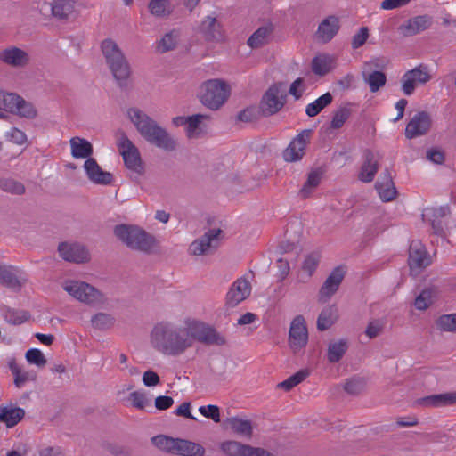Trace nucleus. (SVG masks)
<instances>
[{
    "mask_svg": "<svg viewBox=\"0 0 456 456\" xmlns=\"http://www.w3.org/2000/svg\"><path fill=\"white\" fill-rule=\"evenodd\" d=\"M338 318V309L335 305H329L322 309L318 316L317 329L326 330L331 327Z\"/></svg>",
    "mask_w": 456,
    "mask_h": 456,
    "instance_id": "f704fd0d",
    "label": "nucleus"
},
{
    "mask_svg": "<svg viewBox=\"0 0 456 456\" xmlns=\"http://www.w3.org/2000/svg\"><path fill=\"white\" fill-rule=\"evenodd\" d=\"M323 175V171L322 168H315L308 173L306 181L303 184L300 189L298 195L301 199L309 198L314 191L319 186L321 183L322 178Z\"/></svg>",
    "mask_w": 456,
    "mask_h": 456,
    "instance_id": "a878e982",
    "label": "nucleus"
},
{
    "mask_svg": "<svg viewBox=\"0 0 456 456\" xmlns=\"http://www.w3.org/2000/svg\"><path fill=\"white\" fill-rule=\"evenodd\" d=\"M115 318L107 313H98L92 316L91 323L94 329L107 330L113 326Z\"/></svg>",
    "mask_w": 456,
    "mask_h": 456,
    "instance_id": "de8ad7c7",
    "label": "nucleus"
},
{
    "mask_svg": "<svg viewBox=\"0 0 456 456\" xmlns=\"http://www.w3.org/2000/svg\"><path fill=\"white\" fill-rule=\"evenodd\" d=\"M248 448L249 444L234 440L224 441L220 444V450L226 456H248Z\"/></svg>",
    "mask_w": 456,
    "mask_h": 456,
    "instance_id": "72a5a7b5",
    "label": "nucleus"
},
{
    "mask_svg": "<svg viewBox=\"0 0 456 456\" xmlns=\"http://www.w3.org/2000/svg\"><path fill=\"white\" fill-rule=\"evenodd\" d=\"M449 207L442 206L437 208L433 209L432 216L434 219L432 220V228L434 230V233L444 238V226L445 222L443 220L449 214Z\"/></svg>",
    "mask_w": 456,
    "mask_h": 456,
    "instance_id": "e433bc0d",
    "label": "nucleus"
},
{
    "mask_svg": "<svg viewBox=\"0 0 456 456\" xmlns=\"http://www.w3.org/2000/svg\"><path fill=\"white\" fill-rule=\"evenodd\" d=\"M84 169L88 179L94 183L109 185L113 181L112 174L102 170L97 161L93 158H89L85 161Z\"/></svg>",
    "mask_w": 456,
    "mask_h": 456,
    "instance_id": "dca6fc26",
    "label": "nucleus"
},
{
    "mask_svg": "<svg viewBox=\"0 0 456 456\" xmlns=\"http://www.w3.org/2000/svg\"><path fill=\"white\" fill-rule=\"evenodd\" d=\"M37 379V373L33 370L21 371L14 376L13 383L16 387L21 388L28 381H35Z\"/></svg>",
    "mask_w": 456,
    "mask_h": 456,
    "instance_id": "bf43d9fd",
    "label": "nucleus"
},
{
    "mask_svg": "<svg viewBox=\"0 0 456 456\" xmlns=\"http://www.w3.org/2000/svg\"><path fill=\"white\" fill-rule=\"evenodd\" d=\"M178 34L175 31H171L164 35L158 44V50L161 53L173 50L177 44Z\"/></svg>",
    "mask_w": 456,
    "mask_h": 456,
    "instance_id": "8fccbe9b",
    "label": "nucleus"
},
{
    "mask_svg": "<svg viewBox=\"0 0 456 456\" xmlns=\"http://www.w3.org/2000/svg\"><path fill=\"white\" fill-rule=\"evenodd\" d=\"M63 289L74 298L87 305H94L103 301L102 294L94 287L84 281H67Z\"/></svg>",
    "mask_w": 456,
    "mask_h": 456,
    "instance_id": "0eeeda50",
    "label": "nucleus"
},
{
    "mask_svg": "<svg viewBox=\"0 0 456 456\" xmlns=\"http://www.w3.org/2000/svg\"><path fill=\"white\" fill-rule=\"evenodd\" d=\"M375 188L384 202L392 201L397 195L396 188L388 169L381 174L380 178L376 182Z\"/></svg>",
    "mask_w": 456,
    "mask_h": 456,
    "instance_id": "6ab92c4d",
    "label": "nucleus"
},
{
    "mask_svg": "<svg viewBox=\"0 0 456 456\" xmlns=\"http://www.w3.org/2000/svg\"><path fill=\"white\" fill-rule=\"evenodd\" d=\"M456 404V392L429 395V406L444 407Z\"/></svg>",
    "mask_w": 456,
    "mask_h": 456,
    "instance_id": "37998d69",
    "label": "nucleus"
},
{
    "mask_svg": "<svg viewBox=\"0 0 456 456\" xmlns=\"http://www.w3.org/2000/svg\"><path fill=\"white\" fill-rule=\"evenodd\" d=\"M273 32L271 26H262L256 29L248 39V45L251 48H259L268 42Z\"/></svg>",
    "mask_w": 456,
    "mask_h": 456,
    "instance_id": "4c0bfd02",
    "label": "nucleus"
},
{
    "mask_svg": "<svg viewBox=\"0 0 456 456\" xmlns=\"http://www.w3.org/2000/svg\"><path fill=\"white\" fill-rule=\"evenodd\" d=\"M25 416V411L20 407L3 406L0 408V421L7 428L16 426Z\"/></svg>",
    "mask_w": 456,
    "mask_h": 456,
    "instance_id": "c756f323",
    "label": "nucleus"
},
{
    "mask_svg": "<svg viewBox=\"0 0 456 456\" xmlns=\"http://www.w3.org/2000/svg\"><path fill=\"white\" fill-rule=\"evenodd\" d=\"M251 292V285L245 278L237 279L229 289L225 302L228 307L233 308L244 301Z\"/></svg>",
    "mask_w": 456,
    "mask_h": 456,
    "instance_id": "4468645a",
    "label": "nucleus"
},
{
    "mask_svg": "<svg viewBox=\"0 0 456 456\" xmlns=\"http://www.w3.org/2000/svg\"><path fill=\"white\" fill-rule=\"evenodd\" d=\"M339 28V19L337 16L330 15L319 24L315 37L318 42L326 44L334 38Z\"/></svg>",
    "mask_w": 456,
    "mask_h": 456,
    "instance_id": "f3484780",
    "label": "nucleus"
},
{
    "mask_svg": "<svg viewBox=\"0 0 456 456\" xmlns=\"http://www.w3.org/2000/svg\"><path fill=\"white\" fill-rule=\"evenodd\" d=\"M230 428L240 437L250 438L253 434L252 423L248 419L232 417L227 419Z\"/></svg>",
    "mask_w": 456,
    "mask_h": 456,
    "instance_id": "2f4dec72",
    "label": "nucleus"
},
{
    "mask_svg": "<svg viewBox=\"0 0 456 456\" xmlns=\"http://www.w3.org/2000/svg\"><path fill=\"white\" fill-rule=\"evenodd\" d=\"M0 61L13 68H22L29 63V54L17 47L9 46L0 52Z\"/></svg>",
    "mask_w": 456,
    "mask_h": 456,
    "instance_id": "2eb2a0df",
    "label": "nucleus"
},
{
    "mask_svg": "<svg viewBox=\"0 0 456 456\" xmlns=\"http://www.w3.org/2000/svg\"><path fill=\"white\" fill-rule=\"evenodd\" d=\"M364 160L358 175V179L363 183H370L373 181L377 174L379 165V157L376 158L374 152L366 150L363 154Z\"/></svg>",
    "mask_w": 456,
    "mask_h": 456,
    "instance_id": "aec40b11",
    "label": "nucleus"
},
{
    "mask_svg": "<svg viewBox=\"0 0 456 456\" xmlns=\"http://www.w3.org/2000/svg\"><path fill=\"white\" fill-rule=\"evenodd\" d=\"M114 235L127 248L144 254H151L156 246V239L138 225L118 224Z\"/></svg>",
    "mask_w": 456,
    "mask_h": 456,
    "instance_id": "20e7f679",
    "label": "nucleus"
},
{
    "mask_svg": "<svg viewBox=\"0 0 456 456\" xmlns=\"http://www.w3.org/2000/svg\"><path fill=\"white\" fill-rule=\"evenodd\" d=\"M428 133V112L416 113L408 122L405 127V137L414 139Z\"/></svg>",
    "mask_w": 456,
    "mask_h": 456,
    "instance_id": "a211bd4d",
    "label": "nucleus"
},
{
    "mask_svg": "<svg viewBox=\"0 0 456 456\" xmlns=\"http://www.w3.org/2000/svg\"><path fill=\"white\" fill-rule=\"evenodd\" d=\"M287 101V91L283 83L271 86L262 96L259 109L263 117H270L279 112Z\"/></svg>",
    "mask_w": 456,
    "mask_h": 456,
    "instance_id": "423d86ee",
    "label": "nucleus"
},
{
    "mask_svg": "<svg viewBox=\"0 0 456 456\" xmlns=\"http://www.w3.org/2000/svg\"><path fill=\"white\" fill-rule=\"evenodd\" d=\"M28 279L26 274L12 265H0V284L12 289L20 291L26 284Z\"/></svg>",
    "mask_w": 456,
    "mask_h": 456,
    "instance_id": "9b49d317",
    "label": "nucleus"
},
{
    "mask_svg": "<svg viewBox=\"0 0 456 456\" xmlns=\"http://www.w3.org/2000/svg\"><path fill=\"white\" fill-rule=\"evenodd\" d=\"M117 146L119 152L134 145L123 130L116 132Z\"/></svg>",
    "mask_w": 456,
    "mask_h": 456,
    "instance_id": "338daca9",
    "label": "nucleus"
},
{
    "mask_svg": "<svg viewBox=\"0 0 456 456\" xmlns=\"http://www.w3.org/2000/svg\"><path fill=\"white\" fill-rule=\"evenodd\" d=\"M369 37V29L367 27H362L355 35L353 36L351 46L353 49H358L362 46Z\"/></svg>",
    "mask_w": 456,
    "mask_h": 456,
    "instance_id": "052dcab7",
    "label": "nucleus"
},
{
    "mask_svg": "<svg viewBox=\"0 0 456 456\" xmlns=\"http://www.w3.org/2000/svg\"><path fill=\"white\" fill-rule=\"evenodd\" d=\"M348 349V342L346 339H339L331 341L328 346L327 360L330 363L339 362Z\"/></svg>",
    "mask_w": 456,
    "mask_h": 456,
    "instance_id": "473e14b6",
    "label": "nucleus"
},
{
    "mask_svg": "<svg viewBox=\"0 0 456 456\" xmlns=\"http://www.w3.org/2000/svg\"><path fill=\"white\" fill-rule=\"evenodd\" d=\"M2 315L4 320L12 325H20L30 318V314L28 311L10 307H3Z\"/></svg>",
    "mask_w": 456,
    "mask_h": 456,
    "instance_id": "c9c22d12",
    "label": "nucleus"
},
{
    "mask_svg": "<svg viewBox=\"0 0 456 456\" xmlns=\"http://www.w3.org/2000/svg\"><path fill=\"white\" fill-rule=\"evenodd\" d=\"M208 117L203 114H195L192 116L187 117V126H186V134L189 138H198L200 134L201 133V129L200 125L202 120L207 119Z\"/></svg>",
    "mask_w": 456,
    "mask_h": 456,
    "instance_id": "79ce46f5",
    "label": "nucleus"
},
{
    "mask_svg": "<svg viewBox=\"0 0 456 456\" xmlns=\"http://www.w3.org/2000/svg\"><path fill=\"white\" fill-rule=\"evenodd\" d=\"M199 411L206 418L211 419L213 421L220 422V411L216 405L209 404L207 406H200Z\"/></svg>",
    "mask_w": 456,
    "mask_h": 456,
    "instance_id": "e2e57ef3",
    "label": "nucleus"
},
{
    "mask_svg": "<svg viewBox=\"0 0 456 456\" xmlns=\"http://www.w3.org/2000/svg\"><path fill=\"white\" fill-rule=\"evenodd\" d=\"M365 387V381L362 379H352L346 382L345 390L353 395H359Z\"/></svg>",
    "mask_w": 456,
    "mask_h": 456,
    "instance_id": "13d9d810",
    "label": "nucleus"
},
{
    "mask_svg": "<svg viewBox=\"0 0 456 456\" xmlns=\"http://www.w3.org/2000/svg\"><path fill=\"white\" fill-rule=\"evenodd\" d=\"M414 71H407L402 77V88L406 95H411L415 90L416 82L412 76Z\"/></svg>",
    "mask_w": 456,
    "mask_h": 456,
    "instance_id": "680f3d73",
    "label": "nucleus"
},
{
    "mask_svg": "<svg viewBox=\"0 0 456 456\" xmlns=\"http://www.w3.org/2000/svg\"><path fill=\"white\" fill-rule=\"evenodd\" d=\"M101 50L118 86L121 90L128 89L132 70L122 50L110 38H106L102 42Z\"/></svg>",
    "mask_w": 456,
    "mask_h": 456,
    "instance_id": "7ed1b4c3",
    "label": "nucleus"
},
{
    "mask_svg": "<svg viewBox=\"0 0 456 456\" xmlns=\"http://www.w3.org/2000/svg\"><path fill=\"white\" fill-rule=\"evenodd\" d=\"M436 326L443 331L456 332V314L442 315L436 321Z\"/></svg>",
    "mask_w": 456,
    "mask_h": 456,
    "instance_id": "603ef678",
    "label": "nucleus"
},
{
    "mask_svg": "<svg viewBox=\"0 0 456 456\" xmlns=\"http://www.w3.org/2000/svg\"><path fill=\"white\" fill-rule=\"evenodd\" d=\"M20 96L16 94L7 93L3 94L0 99V108L7 112L15 114L20 103Z\"/></svg>",
    "mask_w": 456,
    "mask_h": 456,
    "instance_id": "a18cd8bd",
    "label": "nucleus"
},
{
    "mask_svg": "<svg viewBox=\"0 0 456 456\" xmlns=\"http://www.w3.org/2000/svg\"><path fill=\"white\" fill-rule=\"evenodd\" d=\"M229 94L230 89L224 81L209 79L200 86L199 99L209 110H217L227 101Z\"/></svg>",
    "mask_w": 456,
    "mask_h": 456,
    "instance_id": "39448f33",
    "label": "nucleus"
},
{
    "mask_svg": "<svg viewBox=\"0 0 456 456\" xmlns=\"http://www.w3.org/2000/svg\"><path fill=\"white\" fill-rule=\"evenodd\" d=\"M385 327V322L379 319L370 321L366 328L365 334L372 339L379 336Z\"/></svg>",
    "mask_w": 456,
    "mask_h": 456,
    "instance_id": "4d7b16f0",
    "label": "nucleus"
},
{
    "mask_svg": "<svg viewBox=\"0 0 456 456\" xmlns=\"http://www.w3.org/2000/svg\"><path fill=\"white\" fill-rule=\"evenodd\" d=\"M222 233L221 229H209L190 245L191 253L194 256H202L216 249Z\"/></svg>",
    "mask_w": 456,
    "mask_h": 456,
    "instance_id": "1a4fd4ad",
    "label": "nucleus"
},
{
    "mask_svg": "<svg viewBox=\"0 0 456 456\" xmlns=\"http://www.w3.org/2000/svg\"><path fill=\"white\" fill-rule=\"evenodd\" d=\"M130 121L136 127L140 135L150 144L165 151L176 150V140L159 125L152 118L138 108H130L127 111Z\"/></svg>",
    "mask_w": 456,
    "mask_h": 456,
    "instance_id": "f03ea898",
    "label": "nucleus"
},
{
    "mask_svg": "<svg viewBox=\"0 0 456 456\" xmlns=\"http://www.w3.org/2000/svg\"><path fill=\"white\" fill-rule=\"evenodd\" d=\"M151 444L159 450L167 453L175 454L178 438H173L166 435H158L151 438Z\"/></svg>",
    "mask_w": 456,
    "mask_h": 456,
    "instance_id": "58836bf2",
    "label": "nucleus"
},
{
    "mask_svg": "<svg viewBox=\"0 0 456 456\" xmlns=\"http://www.w3.org/2000/svg\"><path fill=\"white\" fill-rule=\"evenodd\" d=\"M427 256L425 250H420L419 245L412 242L410 246L408 264L411 275L417 277L424 268V260Z\"/></svg>",
    "mask_w": 456,
    "mask_h": 456,
    "instance_id": "b1692460",
    "label": "nucleus"
},
{
    "mask_svg": "<svg viewBox=\"0 0 456 456\" xmlns=\"http://www.w3.org/2000/svg\"><path fill=\"white\" fill-rule=\"evenodd\" d=\"M175 454L179 456H204L205 448L198 443L178 438Z\"/></svg>",
    "mask_w": 456,
    "mask_h": 456,
    "instance_id": "cd10ccee",
    "label": "nucleus"
},
{
    "mask_svg": "<svg viewBox=\"0 0 456 456\" xmlns=\"http://www.w3.org/2000/svg\"><path fill=\"white\" fill-rule=\"evenodd\" d=\"M15 114L27 118H34L37 116V110L30 102L20 98V103H19V109Z\"/></svg>",
    "mask_w": 456,
    "mask_h": 456,
    "instance_id": "6e6d98bb",
    "label": "nucleus"
},
{
    "mask_svg": "<svg viewBox=\"0 0 456 456\" xmlns=\"http://www.w3.org/2000/svg\"><path fill=\"white\" fill-rule=\"evenodd\" d=\"M148 7L151 13L157 17H163L170 13L169 0H151Z\"/></svg>",
    "mask_w": 456,
    "mask_h": 456,
    "instance_id": "09e8293b",
    "label": "nucleus"
},
{
    "mask_svg": "<svg viewBox=\"0 0 456 456\" xmlns=\"http://www.w3.org/2000/svg\"><path fill=\"white\" fill-rule=\"evenodd\" d=\"M129 397L132 402V405L140 410L144 409V407L150 403L146 395L140 391L132 392L129 395Z\"/></svg>",
    "mask_w": 456,
    "mask_h": 456,
    "instance_id": "69168bd1",
    "label": "nucleus"
},
{
    "mask_svg": "<svg viewBox=\"0 0 456 456\" xmlns=\"http://www.w3.org/2000/svg\"><path fill=\"white\" fill-rule=\"evenodd\" d=\"M308 332L302 315L296 316L291 322L289 332V343L293 352H297L307 344Z\"/></svg>",
    "mask_w": 456,
    "mask_h": 456,
    "instance_id": "9d476101",
    "label": "nucleus"
},
{
    "mask_svg": "<svg viewBox=\"0 0 456 456\" xmlns=\"http://www.w3.org/2000/svg\"><path fill=\"white\" fill-rule=\"evenodd\" d=\"M69 142L73 158L87 159L93 155V145L87 140L81 137H73Z\"/></svg>",
    "mask_w": 456,
    "mask_h": 456,
    "instance_id": "bb28decb",
    "label": "nucleus"
},
{
    "mask_svg": "<svg viewBox=\"0 0 456 456\" xmlns=\"http://www.w3.org/2000/svg\"><path fill=\"white\" fill-rule=\"evenodd\" d=\"M333 101V96L330 93H325L314 102L309 103L305 108V113L308 117L313 118L317 116L325 107L330 105Z\"/></svg>",
    "mask_w": 456,
    "mask_h": 456,
    "instance_id": "ea45409f",
    "label": "nucleus"
},
{
    "mask_svg": "<svg viewBox=\"0 0 456 456\" xmlns=\"http://www.w3.org/2000/svg\"><path fill=\"white\" fill-rule=\"evenodd\" d=\"M345 276L342 267H336L323 282L320 289V298L329 299L338 289Z\"/></svg>",
    "mask_w": 456,
    "mask_h": 456,
    "instance_id": "412c9836",
    "label": "nucleus"
},
{
    "mask_svg": "<svg viewBox=\"0 0 456 456\" xmlns=\"http://www.w3.org/2000/svg\"><path fill=\"white\" fill-rule=\"evenodd\" d=\"M151 343L159 353L176 357L191 348L189 329L172 322H159L151 332Z\"/></svg>",
    "mask_w": 456,
    "mask_h": 456,
    "instance_id": "f257e3e1",
    "label": "nucleus"
},
{
    "mask_svg": "<svg viewBox=\"0 0 456 456\" xmlns=\"http://www.w3.org/2000/svg\"><path fill=\"white\" fill-rule=\"evenodd\" d=\"M445 160V153L443 150L434 147L429 149V161L436 164L442 165Z\"/></svg>",
    "mask_w": 456,
    "mask_h": 456,
    "instance_id": "774afa93",
    "label": "nucleus"
},
{
    "mask_svg": "<svg viewBox=\"0 0 456 456\" xmlns=\"http://www.w3.org/2000/svg\"><path fill=\"white\" fill-rule=\"evenodd\" d=\"M25 357L29 363L35 364L37 367H44L47 362L44 354L37 348L28 350L26 352Z\"/></svg>",
    "mask_w": 456,
    "mask_h": 456,
    "instance_id": "5fc2aeb1",
    "label": "nucleus"
},
{
    "mask_svg": "<svg viewBox=\"0 0 456 456\" xmlns=\"http://www.w3.org/2000/svg\"><path fill=\"white\" fill-rule=\"evenodd\" d=\"M189 334L191 338V347L195 340L207 346H223L225 338L216 330L202 322L195 323L189 327Z\"/></svg>",
    "mask_w": 456,
    "mask_h": 456,
    "instance_id": "6e6552de",
    "label": "nucleus"
},
{
    "mask_svg": "<svg viewBox=\"0 0 456 456\" xmlns=\"http://www.w3.org/2000/svg\"><path fill=\"white\" fill-rule=\"evenodd\" d=\"M261 116L259 107L251 106L240 111L237 115V120L244 123H252L258 120Z\"/></svg>",
    "mask_w": 456,
    "mask_h": 456,
    "instance_id": "3c124183",
    "label": "nucleus"
},
{
    "mask_svg": "<svg viewBox=\"0 0 456 456\" xmlns=\"http://www.w3.org/2000/svg\"><path fill=\"white\" fill-rule=\"evenodd\" d=\"M51 12L54 19L67 21L75 14V2L73 0H53L51 4Z\"/></svg>",
    "mask_w": 456,
    "mask_h": 456,
    "instance_id": "5701e85b",
    "label": "nucleus"
},
{
    "mask_svg": "<svg viewBox=\"0 0 456 456\" xmlns=\"http://www.w3.org/2000/svg\"><path fill=\"white\" fill-rule=\"evenodd\" d=\"M428 28V18L425 15H419L409 19L402 23L397 30L404 37L415 36Z\"/></svg>",
    "mask_w": 456,
    "mask_h": 456,
    "instance_id": "4be33fe9",
    "label": "nucleus"
},
{
    "mask_svg": "<svg viewBox=\"0 0 456 456\" xmlns=\"http://www.w3.org/2000/svg\"><path fill=\"white\" fill-rule=\"evenodd\" d=\"M364 81L369 85L370 92H378L386 85L387 77L381 71H373L368 76L363 73Z\"/></svg>",
    "mask_w": 456,
    "mask_h": 456,
    "instance_id": "c03bdc74",
    "label": "nucleus"
},
{
    "mask_svg": "<svg viewBox=\"0 0 456 456\" xmlns=\"http://www.w3.org/2000/svg\"><path fill=\"white\" fill-rule=\"evenodd\" d=\"M0 189L14 195H22L25 192L24 184L11 177H0Z\"/></svg>",
    "mask_w": 456,
    "mask_h": 456,
    "instance_id": "a19ab883",
    "label": "nucleus"
},
{
    "mask_svg": "<svg viewBox=\"0 0 456 456\" xmlns=\"http://www.w3.org/2000/svg\"><path fill=\"white\" fill-rule=\"evenodd\" d=\"M119 153L122 155L125 166L128 169L139 175L143 173L144 169L142 160L141 159L139 150L135 145H133L132 147L123 150Z\"/></svg>",
    "mask_w": 456,
    "mask_h": 456,
    "instance_id": "393cba45",
    "label": "nucleus"
},
{
    "mask_svg": "<svg viewBox=\"0 0 456 456\" xmlns=\"http://www.w3.org/2000/svg\"><path fill=\"white\" fill-rule=\"evenodd\" d=\"M309 373L310 372L307 369L300 370L286 380L279 383L278 387L282 388L285 391H289L294 387L304 381L309 376Z\"/></svg>",
    "mask_w": 456,
    "mask_h": 456,
    "instance_id": "49530a36",
    "label": "nucleus"
},
{
    "mask_svg": "<svg viewBox=\"0 0 456 456\" xmlns=\"http://www.w3.org/2000/svg\"><path fill=\"white\" fill-rule=\"evenodd\" d=\"M312 130H303L297 134L283 151V158L288 162L300 160L305 154V148L309 142Z\"/></svg>",
    "mask_w": 456,
    "mask_h": 456,
    "instance_id": "ddd939ff",
    "label": "nucleus"
},
{
    "mask_svg": "<svg viewBox=\"0 0 456 456\" xmlns=\"http://www.w3.org/2000/svg\"><path fill=\"white\" fill-rule=\"evenodd\" d=\"M335 59L330 54L322 53L312 61V70L315 75L325 76L334 69Z\"/></svg>",
    "mask_w": 456,
    "mask_h": 456,
    "instance_id": "c85d7f7f",
    "label": "nucleus"
},
{
    "mask_svg": "<svg viewBox=\"0 0 456 456\" xmlns=\"http://www.w3.org/2000/svg\"><path fill=\"white\" fill-rule=\"evenodd\" d=\"M351 115V110L348 107H341L334 112L330 126L333 129H338L343 126L345 122Z\"/></svg>",
    "mask_w": 456,
    "mask_h": 456,
    "instance_id": "864d4df0",
    "label": "nucleus"
},
{
    "mask_svg": "<svg viewBox=\"0 0 456 456\" xmlns=\"http://www.w3.org/2000/svg\"><path fill=\"white\" fill-rule=\"evenodd\" d=\"M319 261V256L314 253L310 254L305 257L302 268L305 272L307 273L309 277L312 276V274L316 270Z\"/></svg>",
    "mask_w": 456,
    "mask_h": 456,
    "instance_id": "0e129e2a",
    "label": "nucleus"
},
{
    "mask_svg": "<svg viewBox=\"0 0 456 456\" xmlns=\"http://www.w3.org/2000/svg\"><path fill=\"white\" fill-rule=\"evenodd\" d=\"M60 256L68 262L77 264L86 263L90 259V254L85 246L78 243L61 242L58 246Z\"/></svg>",
    "mask_w": 456,
    "mask_h": 456,
    "instance_id": "f8f14e48",
    "label": "nucleus"
},
{
    "mask_svg": "<svg viewBox=\"0 0 456 456\" xmlns=\"http://www.w3.org/2000/svg\"><path fill=\"white\" fill-rule=\"evenodd\" d=\"M200 31L203 34L207 40H220L222 38V33L220 25L216 19L211 16H208L201 22L200 26Z\"/></svg>",
    "mask_w": 456,
    "mask_h": 456,
    "instance_id": "7c9ffc66",
    "label": "nucleus"
}]
</instances>
